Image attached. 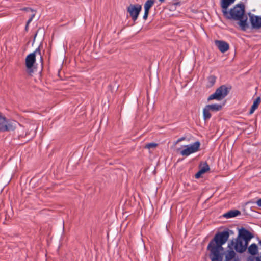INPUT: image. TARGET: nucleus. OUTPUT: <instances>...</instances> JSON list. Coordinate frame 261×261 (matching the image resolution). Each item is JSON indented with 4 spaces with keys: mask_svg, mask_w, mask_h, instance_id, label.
<instances>
[{
    "mask_svg": "<svg viewBox=\"0 0 261 261\" xmlns=\"http://www.w3.org/2000/svg\"><path fill=\"white\" fill-rule=\"evenodd\" d=\"M229 237V232L224 231L217 233L214 239L210 242L207 249L211 251L212 260H216L217 259L218 256H220V252L223 250L222 246L227 242Z\"/></svg>",
    "mask_w": 261,
    "mask_h": 261,
    "instance_id": "f257e3e1",
    "label": "nucleus"
},
{
    "mask_svg": "<svg viewBox=\"0 0 261 261\" xmlns=\"http://www.w3.org/2000/svg\"><path fill=\"white\" fill-rule=\"evenodd\" d=\"M253 236L248 230L242 228L239 230V236L236 240H232L228 245L229 249H234L239 253L244 252L247 249L249 241Z\"/></svg>",
    "mask_w": 261,
    "mask_h": 261,
    "instance_id": "f03ea898",
    "label": "nucleus"
},
{
    "mask_svg": "<svg viewBox=\"0 0 261 261\" xmlns=\"http://www.w3.org/2000/svg\"><path fill=\"white\" fill-rule=\"evenodd\" d=\"M25 128V133L23 130L19 132V138H26L29 140L35 137L36 130L38 128L37 124L35 122L32 121L31 123H26L24 126Z\"/></svg>",
    "mask_w": 261,
    "mask_h": 261,
    "instance_id": "7ed1b4c3",
    "label": "nucleus"
},
{
    "mask_svg": "<svg viewBox=\"0 0 261 261\" xmlns=\"http://www.w3.org/2000/svg\"><path fill=\"white\" fill-rule=\"evenodd\" d=\"M17 122L14 120H8L6 116L0 112V131L5 132L15 129Z\"/></svg>",
    "mask_w": 261,
    "mask_h": 261,
    "instance_id": "20e7f679",
    "label": "nucleus"
},
{
    "mask_svg": "<svg viewBox=\"0 0 261 261\" xmlns=\"http://www.w3.org/2000/svg\"><path fill=\"white\" fill-rule=\"evenodd\" d=\"M38 55L40 56V60L42 63L43 59L41 56L40 51L39 49H36L34 52L28 55L25 58V66L28 72L30 74L33 72L32 67L36 61V56Z\"/></svg>",
    "mask_w": 261,
    "mask_h": 261,
    "instance_id": "39448f33",
    "label": "nucleus"
},
{
    "mask_svg": "<svg viewBox=\"0 0 261 261\" xmlns=\"http://www.w3.org/2000/svg\"><path fill=\"white\" fill-rule=\"evenodd\" d=\"M228 93V90L225 86H221L218 88L215 92L207 98L208 101L213 99L221 100L223 99Z\"/></svg>",
    "mask_w": 261,
    "mask_h": 261,
    "instance_id": "423d86ee",
    "label": "nucleus"
},
{
    "mask_svg": "<svg viewBox=\"0 0 261 261\" xmlns=\"http://www.w3.org/2000/svg\"><path fill=\"white\" fill-rule=\"evenodd\" d=\"M226 11H227L226 10ZM227 14H224L225 16H244L245 13V6L243 3L237 4L232 9H231L229 12H228Z\"/></svg>",
    "mask_w": 261,
    "mask_h": 261,
    "instance_id": "0eeeda50",
    "label": "nucleus"
},
{
    "mask_svg": "<svg viewBox=\"0 0 261 261\" xmlns=\"http://www.w3.org/2000/svg\"><path fill=\"white\" fill-rule=\"evenodd\" d=\"M200 145V142L196 141L192 144L185 146V149L181 151L180 154L183 156H188L197 152L199 150Z\"/></svg>",
    "mask_w": 261,
    "mask_h": 261,
    "instance_id": "6e6552de",
    "label": "nucleus"
},
{
    "mask_svg": "<svg viewBox=\"0 0 261 261\" xmlns=\"http://www.w3.org/2000/svg\"><path fill=\"white\" fill-rule=\"evenodd\" d=\"M230 21H232L234 24H237L240 26L243 30H246L248 28L247 23V17H226Z\"/></svg>",
    "mask_w": 261,
    "mask_h": 261,
    "instance_id": "1a4fd4ad",
    "label": "nucleus"
},
{
    "mask_svg": "<svg viewBox=\"0 0 261 261\" xmlns=\"http://www.w3.org/2000/svg\"><path fill=\"white\" fill-rule=\"evenodd\" d=\"M141 10L142 6L138 4H130L127 7V11L130 14V16H138Z\"/></svg>",
    "mask_w": 261,
    "mask_h": 261,
    "instance_id": "9d476101",
    "label": "nucleus"
},
{
    "mask_svg": "<svg viewBox=\"0 0 261 261\" xmlns=\"http://www.w3.org/2000/svg\"><path fill=\"white\" fill-rule=\"evenodd\" d=\"M215 43L222 53H225L229 49V44L224 41L216 40Z\"/></svg>",
    "mask_w": 261,
    "mask_h": 261,
    "instance_id": "9b49d317",
    "label": "nucleus"
},
{
    "mask_svg": "<svg viewBox=\"0 0 261 261\" xmlns=\"http://www.w3.org/2000/svg\"><path fill=\"white\" fill-rule=\"evenodd\" d=\"M210 170L208 165L206 163L201 164L199 171L195 174L196 178H199L201 175L206 173Z\"/></svg>",
    "mask_w": 261,
    "mask_h": 261,
    "instance_id": "f8f14e48",
    "label": "nucleus"
},
{
    "mask_svg": "<svg viewBox=\"0 0 261 261\" xmlns=\"http://www.w3.org/2000/svg\"><path fill=\"white\" fill-rule=\"evenodd\" d=\"M155 2L154 0H147L144 4V14L143 16H148L149 10L152 7Z\"/></svg>",
    "mask_w": 261,
    "mask_h": 261,
    "instance_id": "ddd939ff",
    "label": "nucleus"
},
{
    "mask_svg": "<svg viewBox=\"0 0 261 261\" xmlns=\"http://www.w3.org/2000/svg\"><path fill=\"white\" fill-rule=\"evenodd\" d=\"M235 0H222L221 7L222 8V11L224 14H227L226 10L228 6L234 2Z\"/></svg>",
    "mask_w": 261,
    "mask_h": 261,
    "instance_id": "4468645a",
    "label": "nucleus"
},
{
    "mask_svg": "<svg viewBox=\"0 0 261 261\" xmlns=\"http://www.w3.org/2000/svg\"><path fill=\"white\" fill-rule=\"evenodd\" d=\"M252 27L253 28H260L261 27V17H250Z\"/></svg>",
    "mask_w": 261,
    "mask_h": 261,
    "instance_id": "2eb2a0df",
    "label": "nucleus"
},
{
    "mask_svg": "<svg viewBox=\"0 0 261 261\" xmlns=\"http://www.w3.org/2000/svg\"><path fill=\"white\" fill-rule=\"evenodd\" d=\"M22 11L24 12L22 15H27L28 16H35L36 15V10L25 7L22 9Z\"/></svg>",
    "mask_w": 261,
    "mask_h": 261,
    "instance_id": "dca6fc26",
    "label": "nucleus"
},
{
    "mask_svg": "<svg viewBox=\"0 0 261 261\" xmlns=\"http://www.w3.org/2000/svg\"><path fill=\"white\" fill-rule=\"evenodd\" d=\"M260 102V98L258 97L255 99V100L253 101V105L251 106V108L250 110V114H252L255 110L258 108L259 104Z\"/></svg>",
    "mask_w": 261,
    "mask_h": 261,
    "instance_id": "f3484780",
    "label": "nucleus"
},
{
    "mask_svg": "<svg viewBox=\"0 0 261 261\" xmlns=\"http://www.w3.org/2000/svg\"><path fill=\"white\" fill-rule=\"evenodd\" d=\"M236 255V253L233 249H230L227 251L225 253V259L226 261H230L232 260Z\"/></svg>",
    "mask_w": 261,
    "mask_h": 261,
    "instance_id": "a211bd4d",
    "label": "nucleus"
},
{
    "mask_svg": "<svg viewBox=\"0 0 261 261\" xmlns=\"http://www.w3.org/2000/svg\"><path fill=\"white\" fill-rule=\"evenodd\" d=\"M210 110L207 106H206L203 109V115L204 120H207L211 117L210 113Z\"/></svg>",
    "mask_w": 261,
    "mask_h": 261,
    "instance_id": "6ab92c4d",
    "label": "nucleus"
},
{
    "mask_svg": "<svg viewBox=\"0 0 261 261\" xmlns=\"http://www.w3.org/2000/svg\"><path fill=\"white\" fill-rule=\"evenodd\" d=\"M240 214V212L238 210L230 211L224 215V216L227 218H232L238 216Z\"/></svg>",
    "mask_w": 261,
    "mask_h": 261,
    "instance_id": "aec40b11",
    "label": "nucleus"
},
{
    "mask_svg": "<svg viewBox=\"0 0 261 261\" xmlns=\"http://www.w3.org/2000/svg\"><path fill=\"white\" fill-rule=\"evenodd\" d=\"M257 246L255 244H251L248 249V252L252 255H255L257 253Z\"/></svg>",
    "mask_w": 261,
    "mask_h": 261,
    "instance_id": "412c9836",
    "label": "nucleus"
},
{
    "mask_svg": "<svg viewBox=\"0 0 261 261\" xmlns=\"http://www.w3.org/2000/svg\"><path fill=\"white\" fill-rule=\"evenodd\" d=\"M207 106L211 111H219L222 109V106L219 104L208 105Z\"/></svg>",
    "mask_w": 261,
    "mask_h": 261,
    "instance_id": "4be33fe9",
    "label": "nucleus"
},
{
    "mask_svg": "<svg viewBox=\"0 0 261 261\" xmlns=\"http://www.w3.org/2000/svg\"><path fill=\"white\" fill-rule=\"evenodd\" d=\"M158 144L156 143L152 142L150 143L146 144L144 147L145 148H146L148 150L154 149L157 146Z\"/></svg>",
    "mask_w": 261,
    "mask_h": 261,
    "instance_id": "5701e85b",
    "label": "nucleus"
},
{
    "mask_svg": "<svg viewBox=\"0 0 261 261\" xmlns=\"http://www.w3.org/2000/svg\"><path fill=\"white\" fill-rule=\"evenodd\" d=\"M208 81L210 84V85L212 86L216 82V77L214 76H210L208 78Z\"/></svg>",
    "mask_w": 261,
    "mask_h": 261,
    "instance_id": "b1692460",
    "label": "nucleus"
},
{
    "mask_svg": "<svg viewBox=\"0 0 261 261\" xmlns=\"http://www.w3.org/2000/svg\"><path fill=\"white\" fill-rule=\"evenodd\" d=\"M248 16L247 15H244V16H259L258 15H255L254 14H252L251 12H249L248 14H247Z\"/></svg>",
    "mask_w": 261,
    "mask_h": 261,
    "instance_id": "393cba45",
    "label": "nucleus"
},
{
    "mask_svg": "<svg viewBox=\"0 0 261 261\" xmlns=\"http://www.w3.org/2000/svg\"><path fill=\"white\" fill-rule=\"evenodd\" d=\"M256 204L258 206L261 207V199H258L256 201Z\"/></svg>",
    "mask_w": 261,
    "mask_h": 261,
    "instance_id": "a878e982",
    "label": "nucleus"
},
{
    "mask_svg": "<svg viewBox=\"0 0 261 261\" xmlns=\"http://www.w3.org/2000/svg\"><path fill=\"white\" fill-rule=\"evenodd\" d=\"M249 261H259V259L258 257H254L252 259H250Z\"/></svg>",
    "mask_w": 261,
    "mask_h": 261,
    "instance_id": "bb28decb",
    "label": "nucleus"
},
{
    "mask_svg": "<svg viewBox=\"0 0 261 261\" xmlns=\"http://www.w3.org/2000/svg\"><path fill=\"white\" fill-rule=\"evenodd\" d=\"M185 139V138L184 137H182V138H179L177 141H176V143H178L181 141H182V140H184Z\"/></svg>",
    "mask_w": 261,
    "mask_h": 261,
    "instance_id": "cd10ccee",
    "label": "nucleus"
},
{
    "mask_svg": "<svg viewBox=\"0 0 261 261\" xmlns=\"http://www.w3.org/2000/svg\"><path fill=\"white\" fill-rule=\"evenodd\" d=\"M32 20V18H30L28 21H27V25H26V28L28 27V25L31 22Z\"/></svg>",
    "mask_w": 261,
    "mask_h": 261,
    "instance_id": "c85d7f7f",
    "label": "nucleus"
},
{
    "mask_svg": "<svg viewBox=\"0 0 261 261\" xmlns=\"http://www.w3.org/2000/svg\"><path fill=\"white\" fill-rule=\"evenodd\" d=\"M220 256H218V257H217V260H215L214 261H220ZM212 261H214L213 260H212Z\"/></svg>",
    "mask_w": 261,
    "mask_h": 261,
    "instance_id": "c756f323",
    "label": "nucleus"
},
{
    "mask_svg": "<svg viewBox=\"0 0 261 261\" xmlns=\"http://www.w3.org/2000/svg\"><path fill=\"white\" fill-rule=\"evenodd\" d=\"M137 18L138 17H132V19L134 21H135L137 20Z\"/></svg>",
    "mask_w": 261,
    "mask_h": 261,
    "instance_id": "7c9ffc66",
    "label": "nucleus"
},
{
    "mask_svg": "<svg viewBox=\"0 0 261 261\" xmlns=\"http://www.w3.org/2000/svg\"><path fill=\"white\" fill-rule=\"evenodd\" d=\"M147 18V17H143V21L146 20V18Z\"/></svg>",
    "mask_w": 261,
    "mask_h": 261,
    "instance_id": "2f4dec72",
    "label": "nucleus"
},
{
    "mask_svg": "<svg viewBox=\"0 0 261 261\" xmlns=\"http://www.w3.org/2000/svg\"><path fill=\"white\" fill-rule=\"evenodd\" d=\"M160 2H163L164 0H159Z\"/></svg>",
    "mask_w": 261,
    "mask_h": 261,
    "instance_id": "473e14b6",
    "label": "nucleus"
}]
</instances>
